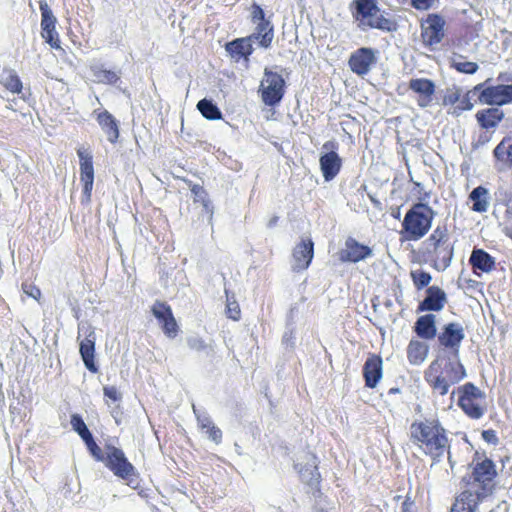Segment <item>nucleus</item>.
I'll use <instances>...</instances> for the list:
<instances>
[{
	"label": "nucleus",
	"mask_w": 512,
	"mask_h": 512,
	"mask_svg": "<svg viewBox=\"0 0 512 512\" xmlns=\"http://www.w3.org/2000/svg\"><path fill=\"white\" fill-rule=\"evenodd\" d=\"M409 440L433 463L440 462L446 454L450 455L452 440L438 417L414 420L409 427Z\"/></svg>",
	"instance_id": "obj_1"
},
{
	"label": "nucleus",
	"mask_w": 512,
	"mask_h": 512,
	"mask_svg": "<svg viewBox=\"0 0 512 512\" xmlns=\"http://www.w3.org/2000/svg\"><path fill=\"white\" fill-rule=\"evenodd\" d=\"M467 376L466 368L460 359L437 355L424 371V380L432 393L445 396L450 388Z\"/></svg>",
	"instance_id": "obj_2"
},
{
	"label": "nucleus",
	"mask_w": 512,
	"mask_h": 512,
	"mask_svg": "<svg viewBox=\"0 0 512 512\" xmlns=\"http://www.w3.org/2000/svg\"><path fill=\"white\" fill-rule=\"evenodd\" d=\"M455 241L447 224L437 225L422 241L418 254L421 260L437 271H445L452 262Z\"/></svg>",
	"instance_id": "obj_3"
},
{
	"label": "nucleus",
	"mask_w": 512,
	"mask_h": 512,
	"mask_svg": "<svg viewBox=\"0 0 512 512\" xmlns=\"http://www.w3.org/2000/svg\"><path fill=\"white\" fill-rule=\"evenodd\" d=\"M353 19L358 27L366 31L377 29L385 32H393L397 29L394 19L387 17L385 12L378 7L377 0H353L351 3Z\"/></svg>",
	"instance_id": "obj_4"
},
{
	"label": "nucleus",
	"mask_w": 512,
	"mask_h": 512,
	"mask_svg": "<svg viewBox=\"0 0 512 512\" xmlns=\"http://www.w3.org/2000/svg\"><path fill=\"white\" fill-rule=\"evenodd\" d=\"M353 19L358 27L366 31L377 29L385 32H393L397 29L394 19L387 17L385 12L378 7L377 0H353L351 3Z\"/></svg>",
	"instance_id": "obj_5"
},
{
	"label": "nucleus",
	"mask_w": 512,
	"mask_h": 512,
	"mask_svg": "<svg viewBox=\"0 0 512 512\" xmlns=\"http://www.w3.org/2000/svg\"><path fill=\"white\" fill-rule=\"evenodd\" d=\"M353 19L358 27L366 31L377 29L385 32H393L397 29L394 19L387 17L385 12L378 7L377 0H353L351 3Z\"/></svg>",
	"instance_id": "obj_6"
},
{
	"label": "nucleus",
	"mask_w": 512,
	"mask_h": 512,
	"mask_svg": "<svg viewBox=\"0 0 512 512\" xmlns=\"http://www.w3.org/2000/svg\"><path fill=\"white\" fill-rule=\"evenodd\" d=\"M435 215V211L427 203H414L401 224L403 238L407 241L422 239L430 231Z\"/></svg>",
	"instance_id": "obj_7"
},
{
	"label": "nucleus",
	"mask_w": 512,
	"mask_h": 512,
	"mask_svg": "<svg viewBox=\"0 0 512 512\" xmlns=\"http://www.w3.org/2000/svg\"><path fill=\"white\" fill-rule=\"evenodd\" d=\"M497 475L495 463L490 458H484L473 465L470 475L464 477L463 481L467 490L485 499L493 493Z\"/></svg>",
	"instance_id": "obj_8"
},
{
	"label": "nucleus",
	"mask_w": 512,
	"mask_h": 512,
	"mask_svg": "<svg viewBox=\"0 0 512 512\" xmlns=\"http://www.w3.org/2000/svg\"><path fill=\"white\" fill-rule=\"evenodd\" d=\"M457 394V405L470 419L478 420L485 414V393L472 382H467L453 390Z\"/></svg>",
	"instance_id": "obj_9"
},
{
	"label": "nucleus",
	"mask_w": 512,
	"mask_h": 512,
	"mask_svg": "<svg viewBox=\"0 0 512 512\" xmlns=\"http://www.w3.org/2000/svg\"><path fill=\"white\" fill-rule=\"evenodd\" d=\"M104 463L114 475L125 480L129 486L135 488L138 485L136 470L121 449L107 446Z\"/></svg>",
	"instance_id": "obj_10"
},
{
	"label": "nucleus",
	"mask_w": 512,
	"mask_h": 512,
	"mask_svg": "<svg viewBox=\"0 0 512 512\" xmlns=\"http://www.w3.org/2000/svg\"><path fill=\"white\" fill-rule=\"evenodd\" d=\"M490 80L487 79L474 86L473 91L479 92L478 101L481 104L496 107L512 104V83L487 86Z\"/></svg>",
	"instance_id": "obj_11"
},
{
	"label": "nucleus",
	"mask_w": 512,
	"mask_h": 512,
	"mask_svg": "<svg viewBox=\"0 0 512 512\" xmlns=\"http://www.w3.org/2000/svg\"><path fill=\"white\" fill-rule=\"evenodd\" d=\"M286 83L282 75L268 68L264 70V76L259 86V93L263 103L267 106H275L284 97Z\"/></svg>",
	"instance_id": "obj_12"
},
{
	"label": "nucleus",
	"mask_w": 512,
	"mask_h": 512,
	"mask_svg": "<svg viewBox=\"0 0 512 512\" xmlns=\"http://www.w3.org/2000/svg\"><path fill=\"white\" fill-rule=\"evenodd\" d=\"M465 338L463 326L458 322H449L441 328L437 335L439 346L443 349L441 355L460 359V346Z\"/></svg>",
	"instance_id": "obj_13"
},
{
	"label": "nucleus",
	"mask_w": 512,
	"mask_h": 512,
	"mask_svg": "<svg viewBox=\"0 0 512 512\" xmlns=\"http://www.w3.org/2000/svg\"><path fill=\"white\" fill-rule=\"evenodd\" d=\"M446 21L438 13H430L420 22V37L425 47L433 50L445 37Z\"/></svg>",
	"instance_id": "obj_14"
},
{
	"label": "nucleus",
	"mask_w": 512,
	"mask_h": 512,
	"mask_svg": "<svg viewBox=\"0 0 512 512\" xmlns=\"http://www.w3.org/2000/svg\"><path fill=\"white\" fill-rule=\"evenodd\" d=\"M319 460L315 453L307 452L304 461L295 465L301 481L310 487L313 493L320 492L322 481L318 468Z\"/></svg>",
	"instance_id": "obj_15"
},
{
	"label": "nucleus",
	"mask_w": 512,
	"mask_h": 512,
	"mask_svg": "<svg viewBox=\"0 0 512 512\" xmlns=\"http://www.w3.org/2000/svg\"><path fill=\"white\" fill-rule=\"evenodd\" d=\"M339 143L335 140L326 141L323 149L327 152L319 159L320 169L325 181L333 180L342 168V158L337 153Z\"/></svg>",
	"instance_id": "obj_16"
},
{
	"label": "nucleus",
	"mask_w": 512,
	"mask_h": 512,
	"mask_svg": "<svg viewBox=\"0 0 512 512\" xmlns=\"http://www.w3.org/2000/svg\"><path fill=\"white\" fill-rule=\"evenodd\" d=\"M84 335L85 338L80 342L79 351L85 367L91 371L96 372L97 367L94 362L95 353V331L93 327L87 322H81L78 325V337Z\"/></svg>",
	"instance_id": "obj_17"
},
{
	"label": "nucleus",
	"mask_w": 512,
	"mask_h": 512,
	"mask_svg": "<svg viewBox=\"0 0 512 512\" xmlns=\"http://www.w3.org/2000/svg\"><path fill=\"white\" fill-rule=\"evenodd\" d=\"M373 255L372 248L360 243L354 237H347L344 246L337 252L341 263H358Z\"/></svg>",
	"instance_id": "obj_18"
},
{
	"label": "nucleus",
	"mask_w": 512,
	"mask_h": 512,
	"mask_svg": "<svg viewBox=\"0 0 512 512\" xmlns=\"http://www.w3.org/2000/svg\"><path fill=\"white\" fill-rule=\"evenodd\" d=\"M41 36L51 48L61 50L59 34L56 31L57 19L45 0L40 1Z\"/></svg>",
	"instance_id": "obj_19"
},
{
	"label": "nucleus",
	"mask_w": 512,
	"mask_h": 512,
	"mask_svg": "<svg viewBox=\"0 0 512 512\" xmlns=\"http://www.w3.org/2000/svg\"><path fill=\"white\" fill-rule=\"evenodd\" d=\"M251 22L256 24L255 35L261 39V48L268 49L274 38V27L272 23L265 18V13L262 7L253 3L250 8Z\"/></svg>",
	"instance_id": "obj_20"
},
{
	"label": "nucleus",
	"mask_w": 512,
	"mask_h": 512,
	"mask_svg": "<svg viewBox=\"0 0 512 512\" xmlns=\"http://www.w3.org/2000/svg\"><path fill=\"white\" fill-rule=\"evenodd\" d=\"M376 62L375 50L369 47H361L351 53L348 59V66L356 75L364 76L369 73Z\"/></svg>",
	"instance_id": "obj_21"
},
{
	"label": "nucleus",
	"mask_w": 512,
	"mask_h": 512,
	"mask_svg": "<svg viewBox=\"0 0 512 512\" xmlns=\"http://www.w3.org/2000/svg\"><path fill=\"white\" fill-rule=\"evenodd\" d=\"M80 159V180L83 183L82 203H89L94 183L92 155L83 148L77 150Z\"/></svg>",
	"instance_id": "obj_22"
},
{
	"label": "nucleus",
	"mask_w": 512,
	"mask_h": 512,
	"mask_svg": "<svg viewBox=\"0 0 512 512\" xmlns=\"http://www.w3.org/2000/svg\"><path fill=\"white\" fill-rule=\"evenodd\" d=\"M408 88L416 94L417 105L426 108L431 105L436 86L435 83L428 78H412L408 82Z\"/></svg>",
	"instance_id": "obj_23"
},
{
	"label": "nucleus",
	"mask_w": 512,
	"mask_h": 512,
	"mask_svg": "<svg viewBox=\"0 0 512 512\" xmlns=\"http://www.w3.org/2000/svg\"><path fill=\"white\" fill-rule=\"evenodd\" d=\"M253 41H256L258 45L261 47L260 37L252 33L246 37L236 38L226 43L225 50L232 58L236 60H248L254 51L252 45Z\"/></svg>",
	"instance_id": "obj_24"
},
{
	"label": "nucleus",
	"mask_w": 512,
	"mask_h": 512,
	"mask_svg": "<svg viewBox=\"0 0 512 512\" xmlns=\"http://www.w3.org/2000/svg\"><path fill=\"white\" fill-rule=\"evenodd\" d=\"M447 303L446 293L439 286H429L426 290V297L419 302L417 312L441 311Z\"/></svg>",
	"instance_id": "obj_25"
},
{
	"label": "nucleus",
	"mask_w": 512,
	"mask_h": 512,
	"mask_svg": "<svg viewBox=\"0 0 512 512\" xmlns=\"http://www.w3.org/2000/svg\"><path fill=\"white\" fill-rule=\"evenodd\" d=\"M383 376V361L380 355L370 354L363 365V378L367 388H375Z\"/></svg>",
	"instance_id": "obj_26"
},
{
	"label": "nucleus",
	"mask_w": 512,
	"mask_h": 512,
	"mask_svg": "<svg viewBox=\"0 0 512 512\" xmlns=\"http://www.w3.org/2000/svg\"><path fill=\"white\" fill-rule=\"evenodd\" d=\"M294 260V270H306L314 257V243L309 239L302 240L298 243L292 253Z\"/></svg>",
	"instance_id": "obj_27"
},
{
	"label": "nucleus",
	"mask_w": 512,
	"mask_h": 512,
	"mask_svg": "<svg viewBox=\"0 0 512 512\" xmlns=\"http://www.w3.org/2000/svg\"><path fill=\"white\" fill-rule=\"evenodd\" d=\"M484 499L472 490H463L458 494L451 506L450 512H476Z\"/></svg>",
	"instance_id": "obj_28"
},
{
	"label": "nucleus",
	"mask_w": 512,
	"mask_h": 512,
	"mask_svg": "<svg viewBox=\"0 0 512 512\" xmlns=\"http://www.w3.org/2000/svg\"><path fill=\"white\" fill-rule=\"evenodd\" d=\"M504 112L499 107H489L479 110L475 114L477 123L482 129L490 130L498 126L504 119Z\"/></svg>",
	"instance_id": "obj_29"
},
{
	"label": "nucleus",
	"mask_w": 512,
	"mask_h": 512,
	"mask_svg": "<svg viewBox=\"0 0 512 512\" xmlns=\"http://www.w3.org/2000/svg\"><path fill=\"white\" fill-rule=\"evenodd\" d=\"M414 332L422 339H434L437 335L436 316L431 313L420 316L415 322Z\"/></svg>",
	"instance_id": "obj_30"
},
{
	"label": "nucleus",
	"mask_w": 512,
	"mask_h": 512,
	"mask_svg": "<svg viewBox=\"0 0 512 512\" xmlns=\"http://www.w3.org/2000/svg\"><path fill=\"white\" fill-rule=\"evenodd\" d=\"M469 262L476 274H478L477 270L489 273L495 268L494 258L483 249H474L471 253Z\"/></svg>",
	"instance_id": "obj_31"
},
{
	"label": "nucleus",
	"mask_w": 512,
	"mask_h": 512,
	"mask_svg": "<svg viewBox=\"0 0 512 512\" xmlns=\"http://www.w3.org/2000/svg\"><path fill=\"white\" fill-rule=\"evenodd\" d=\"M97 122L103 132L107 135V139L111 143H115L119 137L118 121L107 110L97 115Z\"/></svg>",
	"instance_id": "obj_32"
},
{
	"label": "nucleus",
	"mask_w": 512,
	"mask_h": 512,
	"mask_svg": "<svg viewBox=\"0 0 512 512\" xmlns=\"http://www.w3.org/2000/svg\"><path fill=\"white\" fill-rule=\"evenodd\" d=\"M406 353L410 364L420 365L428 356L429 346L419 340H411L407 346Z\"/></svg>",
	"instance_id": "obj_33"
},
{
	"label": "nucleus",
	"mask_w": 512,
	"mask_h": 512,
	"mask_svg": "<svg viewBox=\"0 0 512 512\" xmlns=\"http://www.w3.org/2000/svg\"><path fill=\"white\" fill-rule=\"evenodd\" d=\"M469 200L472 202L471 210L477 213H484L489 208V191L484 186H477L469 194Z\"/></svg>",
	"instance_id": "obj_34"
},
{
	"label": "nucleus",
	"mask_w": 512,
	"mask_h": 512,
	"mask_svg": "<svg viewBox=\"0 0 512 512\" xmlns=\"http://www.w3.org/2000/svg\"><path fill=\"white\" fill-rule=\"evenodd\" d=\"M162 329L170 339L176 338L180 332V327L173 316L171 307L164 303H162Z\"/></svg>",
	"instance_id": "obj_35"
},
{
	"label": "nucleus",
	"mask_w": 512,
	"mask_h": 512,
	"mask_svg": "<svg viewBox=\"0 0 512 512\" xmlns=\"http://www.w3.org/2000/svg\"><path fill=\"white\" fill-rule=\"evenodd\" d=\"M495 159L509 167H512V139L504 137L494 148Z\"/></svg>",
	"instance_id": "obj_36"
},
{
	"label": "nucleus",
	"mask_w": 512,
	"mask_h": 512,
	"mask_svg": "<svg viewBox=\"0 0 512 512\" xmlns=\"http://www.w3.org/2000/svg\"><path fill=\"white\" fill-rule=\"evenodd\" d=\"M90 71L95 81L98 83L115 84L120 79L118 72L107 70L102 64H92Z\"/></svg>",
	"instance_id": "obj_37"
},
{
	"label": "nucleus",
	"mask_w": 512,
	"mask_h": 512,
	"mask_svg": "<svg viewBox=\"0 0 512 512\" xmlns=\"http://www.w3.org/2000/svg\"><path fill=\"white\" fill-rule=\"evenodd\" d=\"M199 428L210 440L219 444L222 441V431L213 423L209 417L198 419Z\"/></svg>",
	"instance_id": "obj_38"
},
{
	"label": "nucleus",
	"mask_w": 512,
	"mask_h": 512,
	"mask_svg": "<svg viewBox=\"0 0 512 512\" xmlns=\"http://www.w3.org/2000/svg\"><path fill=\"white\" fill-rule=\"evenodd\" d=\"M198 110L208 120H219L222 118L220 109L210 100L202 99L197 104Z\"/></svg>",
	"instance_id": "obj_39"
},
{
	"label": "nucleus",
	"mask_w": 512,
	"mask_h": 512,
	"mask_svg": "<svg viewBox=\"0 0 512 512\" xmlns=\"http://www.w3.org/2000/svg\"><path fill=\"white\" fill-rule=\"evenodd\" d=\"M410 277L417 290H422L423 288L428 287L432 280L431 274L422 269L412 270L410 272Z\"/></svg>",
	"instance_id": "obj_40"
},
{
	"label": "nucleus",
	"mask_w": 512,
	"mask_h": 512,
	"mask_svg": "<svg viewBox=\"0 0 512 512\" xmlns=\"http://www.w3.org/2000/svg\"><path fill=\"white\" fill-rule=\"evenodd\" d=\"M4 86L13 93H21L22 91V82L14 70H9L7 76L4 78Z\"/></svg>",
	"instance_id": "obj_41"
},
{
	"label": "nucleus",
	"mask_w": 512,
	"mask_h": 512,
	"mask_svg": "<svg viewBox=\"0 0 512 512\" xmlns=\"http://www.w3.org/2000/svg\"><path fill=\"white\" fill-rule=\"evenodd\" d=\"M451 68L455 69L459 73L472 75L476 73L479 69V66L476 62L471 61H457L452 60Z\"/></svg>",
	"instance_id": "obj_42"
},
{
	"label": "nucleus",
	"mask_w": 512,
	"mask_h": 512,
	"mask_svg": "<svg viewBox=\"0 0 512 512\" xmlns=\"http://www.w3.org/2000/svg\"><path fill=\"white\" fill-rule=\"evenodd\" d=\"M474 92L473 90L467 91L464 95H461L460 100L458 103L453 107V110L451 114L453 115H460L463 111L471 110L474 106L473 102L471 101L470 94Z\"/></svg>",
	"instance_id": "obj_43"
},
{
	"label": "nucleus",
	"mask_w": 512,
	"mask_h": 512,
	"mask_svg": "<svg viewBox=\"0 0 512 512\" xmlns=\"http://www.w3.org/2000/svg\"><path fill=\"white\" fill-rule=\"evenodd\" d=\"M71 426L74 431L78 433V435L81 437L82 440L86 439L92 433L87 428L85 422L83 421L82 417L78 414H74L71 417Z\"/></svg>",
	"instance_id": "obj_44"
},
{
	"label": "nucleus",
	"mask_w": 512,
	"mask_h": 512,
	"mask_svg": "<svg viewBox=\"0 0 512 512\" xmlns=\"http://www.w3.org/2000/svg\"><path fill=\"white\" fill-rule=\"evenodd\" d=\"M87 446V449L91 453V455L97 460L104 462L106 455H103L101 448L95 442L93 435H90L86 439L83 440Z\"/></svg>",
	"instance_id": "obj_45"
},
{
	"label": "nucleus",
	"mask_w": 512,
	"mask_h": 512,
	"mask_svg": "<svg viewBox=\"0 0 512 512\" xmlns=\"http://www.w3.org/2000/svg\"><path fill=\"white\" fill-rule=\"evenodd\" d=\"M225 312H226V316L233 321H238L241 318L240 306H239L238 302L233 298H231V299L227 298Z\"/></svg>",
	"instance_id": "obj_46"
},
{
	"label": "nucleus",
	"mask_w": 512,
	"mask_h": 512,
	"mask_svg": "<svg viewBox=\"0 0 512 512\" xmlns=\"http://www.w3.org/2000/svg\"><path fill=\"white\" fill-rule=\"evenodd\" d=\"M104 396L113 402H119L122 399L121 392L115 386H105L103 388Z\"/></svg>",
	"instance_id": "obj_47"
},
{
	"label": "nucleus",
	"mask_w": 512,
	"mask_h": 512,
	"mask_svg": "<svg viewBox=\"0 0 512 512\" xmlns=\"http://www.w3.org/2000/svg\"><path fill=\"white\" fill-rule=\"evenodd\" d=\"M460 97L461 93L459 90L455 89L453 91H450L446 93L445 96L443 97V104L445 106L450 105L454 107L460 100Z\"/></svg>",
	"instance_id": "obj_48"
},
{
	"label": "nucleus",
	"mask_w": 512,
	"mask_h": 512,
	"mask_svg": "<svg viewBox=\"0 0 512 512\" xmlns=\"http://www.w3.org/2000/svg\"><path fill=\"white\" fill-rule=\"evenodd\" d=\"M22 290L26 295H28L36 300L39 299L41 296L40 289L31 283H23Z\"/></svg>",
	"instance_id": "obj_49"
},
{
	"label": "nucleus",
	"mask_w": 512,
	"mask_h": 512,
	"mask_svg": "<svg viewBox=\"0 0 512 512\" xmlns=\"http://www.w3.org/2000/svg\"><path fill=\"white\" fill-rule=\"evenodd\" d=\"M401 512H417L415 501L410 493H407L404 498V501L401 505Z\"/></svg>",
	"instance_id": "obj_50"
},
{
	"label": "nucleus",
	"mask_w": 512,
	"mask_h": 512,
	"mask_svg": "<svg viewBox=\"0 0 512 512\" xmlns=\"http://www.w3.org/2000/svg\"><path fill=\"white\" fill-rule=\"evenodd\" d=\"M482 439L492 445H497L499 443V438L497 433L493 429L483 430L481 433Z\"/></svg>",
	"instance_id": "obj_51"
},
{
	"label": "nucleus",
	"mask_w": 512,
	"mask_h": 512,
	"mask_svg": "<svg viewBox=\"0 0 512 512\" xmlns=\"http://www.w3.org/2000/svg\"><path fill=\"white\" fill-rule=\"evenodd\" d=\"M434 0H411V6L416 10L425 11L433 6Z\"/></svg>",
	"instance_id": "obj_52"
},
{
	"label": "nucleus",
	"mask_w": 512,
	"mask_h": 512,
	"mask_svg": "<svg viewBox=\"0 0 512 512\" xmlns=\"http://www.w3.org/2000/svg\"><path fill=\"white\" fill-rule=\"evenodd\" d=\"M190 190L192 194L195 196V198H199L200 200L204 201L206 197V191L204 188L198 184H193L190 187Z\"/></svg>",
	"instance_id": "obj_53"
},
{
	"label": "nucleus",
	"mask_w": 512,
	"mask_h": 512,
	"mask_svg": "<svg viewBox=\"0 0 512 512\" xmlns=\"http://www.w3.org/2000/svg\"><path fill=\"white\" fill-rule=\"evenodd\" d=\"M189 345L192 349L198 351L206 348V344L201 339H192L190 340Z\"/></svg>",
	"instance_id": "obj_54"
},
{
	"label": "nucleus",
	"mask_w": 512,
	"mask_h": 512,
	"mask_svg": "<svg viewBox=\"0 0 512 512\" xmlns=\"http://www.w3.org/2000/svg\"><path fill=\"white\" fill-rule=\"evenodd\" d=\"M152 313L156 319L160 320V301L156 300L152 306Z\"/></svg>",
	"instance_id": "obj_55"
},
{
	"label": "nucleus",
	"mask_w": 512,
	"mask_h": 512,
	"mask_svg": "<svg viewBox=\"0 0 512 512\" xmlns=\"http://www.w3.org/2000/svg\"><path fill=\"white\" fill-rule=\"evenodd\" d=\"M400 393V389L398 387H392L388 390L389 395L398 394Z\"/></svg>",
	"instance_id": "obj_56"
},
{
	"label": "nucleus",
	"mask_w": 512,
	"mask_h": 512,
	"mask_svg": "<svg viewBox=\"0 0 512 512\" xmlns=\"http://www.w3.org/2000/svg\"><path fill=\"white\" fill-rule=\"evenodd\" d=\"M505 76L506 74L505 73H499L497 79L500 81V80H504L505 79Z\"/></svg>",
	"instance_id": "obj_57"
},
{
	"label": "nucleus",
	"mask_w": 512,
	"mask_h": 512,
	"mask_svg": "<svg viewBox=\"0 0 512 512\" xmlns=\"http://www.w3.org/2000/svg\"><path fill=\"white\" fill-rule=\"evenodd\" d=\"M428 196H429V195H428L427 193H425V195H424L423 197H420V200H421V201L426 200V199L428 198Z\"/></svg>",
	"instance_id": "obj_58"
},
{
	"label": "nucleus",
	"mask_w": 512,
	"mask_h": 512,
	"mask_svg": "<svg viewBox=\"0 0 512 512\" xmlns=\"http://www.w3.org/2000/svg\"><path fill=\"white\" fill-rule=\"evenodd\" d=\"M400 498H401V496H400V495H397L394 499H395V500H399Z\"/></svg>",
	"instance_id": "obj_59"
},
{
	"label": "nucleus",
	"mask_w": 512,
	"mask_h": 512,
	"mask_svg": "<svg viewBox=\"0 0 512 512\" xmlns=\"http://www.w3.org/2000/svg\"><path fill=\"white\" fill-rule=\"evenodd\" d=\"M415 185H416L417 187H420V186H421V184H420V183H418V182H415Z\"/></svg>",
	"instance_id": "obj_60"
}]
</instances>
